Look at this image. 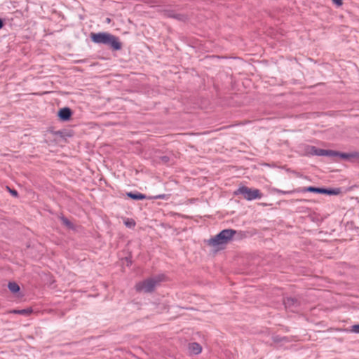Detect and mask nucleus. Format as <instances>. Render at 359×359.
<instances>
[{
	"mask_svg": "<svg viewBox=\"0 0 359 359\" xmlns=\"http://www.w3.org/2000/svg\"><path fill=\"white\" fill-rule=\"evenodd\" d=\"M235 234L236 231L233 229H224L215 236L207 240L205 243L212 251L217 252L225 248L226 245L233 239Z\"/></svg>",
	"mask_w": 359,
	"mask_h": 359,
	"instance_id": "obj_1",
	"label": "nucleus"
},
{
	"mask_svg": "<svg viewBox=\"0 0 359 359\" xmlns=\"http://www.w3.org/2000/svg\"><path fill=\"white\" fill-rule=\"evenodd\" d=\"M91 40L95 43L110 45L113 49L118 50L121 48V43L114 35L107 32H99L91 34Z\"/></svg>",
	"mask_w": 359,
	"mask_h": 359,
	"instance_id": "obj_2",
	"label": "nucleus"
},
{
	"mask_svg": "<svg viewBox=\"0 0 359 359\" xmlns=\"http://www.w3.org/2000/svg\"><path fill=\"white\" fill-rule=\"evenodd\" d=\"M165 276L161 274L154 278L138 282L135 284V288L139 292L150 293L155 290L158 283L165 281Z\"/></svg>",
	"mask_w": 359,
	"mask_h": 359,
	"instance_id": "obj_3",
	"label": "nucleus"
},
{
	"mask_svg": "<svg viewBox=\"0 0 359 359\" xmlns=\"http://www.w3.org/2000/svg\"><path fill=\"white\" fill-rule=\"evenodd\" d=\"M62 137L60 131L47 130L42 136L41 142L48 147H53L58 144L59 138Z\"/></svg>",
	"mask_w": 359,
	"mask_h": 359,
	"instance_id": "obj_4",
	"label": "nucleus"
},
{
	"mask_svg": "<svg viewBox=\"0 0 359 359\" xmlns=\"http://www.w3.org/2000/svg\"><path fill=\"white\" fill-rule=\"evenodd\" d=\"M234 195H243L247 201H252L261 198V194L258 189H250L243 185L240 186L235 191Z\"/></svg>",
	"mask_w": 359,
	"mask_h": 359,
	"instance_id": "obj_5",
	"label": "nucleus"
},
{
	"mask_svg": "<svg viewBox=\"0 0 359 359\" xmlns=\"http://www.w3.org/2000/svg\"><path fill=\"white\" fill-rule=\"evenodd\" d=\"M306 191L309 192H315L318 194H325L328 195H337L339 194V191L338 189H320V188H315L312 187H308Z\"/></svg>",
	"mask_w": 359,
	"mask_h": 359,
	"instance_id": "obj_6",
	"label": "nucleus"
},
{
	"mask_svg": "<svg viewBox=\"0 0 359 359\" xmlns=\"http://www.w3.org/2000/svg\"><path fill=\"white\" fill-rule=\"evenodd\" d=\"M188 352L190 355H199L202 352V346L196 342L190 343L188 345Z\"/></svg>",
	"mask_w": 359,
	"mask_h": 359,
	"instance_id": "obj_7",
	"label": "nucleus"
},
{
	"mask_svg": "<svg viewBox=\"0 0 359 359\" xmlns=\"http://www.w3.org/2000/svg\"><path fill=\"white\" fill-rule=\"evenodd\" d=\"M72 115V111L69 107H64L59 110L58 116L63 121H69Z\"/></svg>",
	"mask_w": 359,
	"mask_h": 359,
	"instance_id": "obj_8",
	"label": "nucleus"
},
{
	"mask_svg": "<svg viewBox=\"0 0 359 359\" xmlns=\"http://www.w3.org/2000/svg\"><path fill=\"white\" fill-rule=\"evenodd\" d=\"M337 156H339L343 159H349V158H359V152H352V153H339Z\"/></svg>",
	"mask_w": 359,
	"mask_h": 359,
	"instance_id": "obj_9",
	"label": "nucleus"
},
{
	"mask_svg": "<svg viewBox=\"0 0 359 359\" xmlns=\"http://www.w3.org/2000/svg\"><path fill=\"white\" fill-rule=\"evenodd\" d=\"M8 287L12 293H18L20 291V287L15 282H10L8 284Z\"/></svg>",
	"mask_w": 359,
	"mask_h": 359,
	"instance_id": "obj_10",
	"label": "nucleus"
},
{
	"mask_svg": "<svg viewBox=\"0 0 359 359\" xmlns=\"http://www.w3.org/2000/svg\"><path fill=\"white\" fill-rule=\"evenodd\" d=\"M127 196L134 200H142L146 198V196L142 194L128 193Z\"/></svg>",
	"mask_w": 359,
	"mask_h": 359,
	"instance_id": "obj_11",
	"label": "nucleus"
},
{
	"mask_svg": "<svg viewBox=\"0 0 359 359\" xmlns=\"http://www.w3.org/2000/svg\"><path fill=\"white\" fill-rule=\"evenodd\" d=\"M284 304L287 308H291L297 304V301L292 298H287L285 300Z\"/></svg>",
	"mask_w": 359,
	"mask_h": 359,
	"instance_id": "obj_12",
	"label": "nucleus"
},
{
	"mask_svg": "<svg viewBox=\"0 0 359 359\" xmlns=\"http://www.w3.org/2000/svg\"><path fill=\"white\" fill-rule=\"evenodd\" d=\"M32 312V309H22V310H13L11 311V313H17V314H22V315H29Z\"/></svg>",
	"mask_w": 359,
	"mask_h": 359,
	"instance_id": "obj_13",
	"label": "nucleus"
},
{
	"mask_svg": "<svg viewBox=\"0 0 359 359\" xmlns=\"http://www.w3.org/2000/svg\"><path fill=\"white\" fill-rule=\"evenodd\" d=\"M124 224L129 229H133L135 226V222L133 219H127L124 221Z\"/></svg>",
	"mask_w": 359,
	"mask_h": 359,
	"instance_id": "obj_14",
	"label": "nucleus"
},
{
	"mask_svg": "<svg viewBox=\"0 0 359 359\" xmlns=\"http://www.w3.org/2000/svg\"><path fill=\"white\" fill-rule=\"evenodd\" d=\"M61 220L62 222V223L67 227H69V229H73L74 228V226L73 224H72V222L70 221H69L67 218L65 217H62L61 218Z\"/></svg>",
	"mask_w": 359,
	"mask_h": 359,
	"instance_id": "obj_15",
	"label": "nucleus"
},
{
	"mask_svg": "<svg viewBox=\"0 0 359 359\" xmlns=\"http://www.w3.org/2000/svg\"><path fill=\"white\" fill-rule=\"evenodd\" d=\"M322 154L327 155V156H337L338 155V152L334 151H324Z\"/></svg>",
	"mask_w": 359,
	"mask_h": 359,
	"instance_id": "obj_16",
	"label": "nucleus"
},
{
	"mask_svg": "<svg viewBox=\"0 0 359 359\" xmlns=\"http://www.w3.org/2000/svg\"><path fill=\"white\" fill-rule=\"evenodd\" d=\"M351 331L354 334H359V324L351 326Z\"/></svg>",
	"mask_w": 359,
	"mask_h": 359,
	"instance_id": "obj_17",
	"label": "nucleus"
},
{
	"mask_svg": "<svg viewBox=\"0 0 359 359\" xmlns=\"http://www.w3.org/2000/svg\"><path fill=\"white\" fill-rule=\"evenodd\" d=\"M6 188L13 196L18 197V194L15 190L11 189L9 187H6Z\"/></svg>",
	"mask_w": 359,
	"mask_h": 359,
	"instance_id": "obj_18",
	"label": "nucleus"
},
{
	"mask_svg": "<svg viewBox=\"0 0 359 359\" xmlns=\"http://www.w3.org/2000/svg\"><path fill=\"white\" fill-rule=\"evenodd\" d=\"M332 1L338 7H340L343 5V0H332Z\"/></svg>",
	"mask_w": 359,
	"mask_h": 359,
	"instance_id": "obj_19",
	"label": "nucleus"
},
{
	"mask_svg": "<svg viewBox=\"0 0 359 359\" xmlns=\"http://www.w3.org/2000/svg\"><path fill=\"white\" fill-rule=\"evenodd\" d=\"M65 136L67 137H72L73 136V134L72 133H68L67 134H66Z\"/></svg>",
	"mask_w": 359,
	"mask_h": 359,
	"instance_id": "obj_20",
	"label": "nucleus"
},
{
	"mask_svg": "<svg viewBox=\"0 0 359 359\" xmlns=\"http://www.w3.org/2000/svg\"><path fill=\"white\" fill-rule=\"evenodd\" d=\"M4 23L2 20L0 18V29L3 27Z\"/></svg>",
	"mask_w": 359,
	"mask_h": 359,
	"instance_id": "obj_21",
	"label": "nucleus"
},
{
	"mask_svg": "<svg viewBox=\"0 0 359 359\" xmlns=\"http://www.w3.org/2000/svg\"><path fill=\"white\" fill-rule=\"evenodd\" d=\"M276 192L280 193V194H285V191H280V190H276Z\"/></svg>",
	"mask_w": 359,
	"mask_h": 359,
	"instance_id": "obj_22",
	"label": "nucleus"
}]
</instances>
